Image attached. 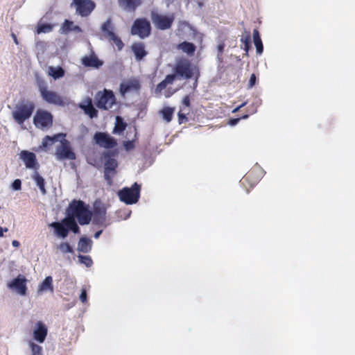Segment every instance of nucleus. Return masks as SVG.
<instances>
[{"label":"nucleus","instance_id":"f257e3e1","mask_svg":"<svg viewBox=\"0 0 355 355\" xmlns=\"http://www.w3.org/2000/svg\"><path fill=\"white\" fill-rule=\"evenodd\" d=\"M67 214L68 218H77L80 225H85L91 221L92 212L84 202L73 200L67 209Z\"/></svg>","mask_w":355,"mask_h":355},{"label":"nucleus","instance_id":"f03ea898","mask_svg":"<svg viewBox=\"0 0 355 355\" xmlns=\"http://www.w3.org/2000/svg\"><path fill=\"white\" fill-rule=\"evenodd\" d=\"M35 108L33 101L28 99H22L16 104L12 112L14 120L20 125L31 118Z\"/></svg>","mask_w":355,"mask_h":355},{"label":"nucleus","instance_id":"7ed1b4c3","mask_svg":"<svg viewBox=\"0 0 355 355\" xmlns=\"http://www.w3.org/2000/svg\"><path fill=\"white\" fill-rule=\"evenodd\" d=\"M173 72L171 75H175V79L188 80L191 78L196 72H198V69L196 66L192 65L187 59H181L176 62Z\"/></svg>","mask_w":355,"mask_h":355},{"label":"nucleus","instance_id":"20e7f679","mask_svg":"<svg viewBox=\"0 0 355 355\" xmlns=\"http://www.w3.org/2000/svg\"><path fill=\"white\" fill-rule=\"evenodd\" d=\"M141 185L135 182L131 187H124L118 192L121 201L126 205H132L138 202L140 197Z\"/></svg>","mask_w":355,"mask_h":355},{"label":"nucleus","instance_id":"39448f33","mask_svg":"<svg viewBox=\"0 0 355 355\" xmlns=\"http://www.w3.org/2000/svg\"><path fill=\"white\" fill-rule=\"evenodd\" d=\"M94 100L98 108L105 110L112 108L116 101L113 92L106 89L103 92H98L94 96Z\"/></svg>","mask_w":355,"mask_h":355},{"label":"nucleus","instance_id":"423d86ee","mask_svg":"<svg viewBox=\"0 0 355 355\" xmlns=\"http://www.w3.org/2000/svg\"><path fill=\"white\" fill-rule=\"evenodd\" d=\"M150 17L154 26L157 29L162 31L169 29L175 19L173 14L166 15L159 14L155 11L151 12Z\"/></svg>","mask_w":355,"mask_h":355},{"label":"nucleus","instance_id":"0eeeda50","mask_svg":"<svg viewBox=\"0 0 355 355\" xmlns=\"http://www.w3.org/2000/svg\"><path fill=\"white\" fill-rule=\"evenodd\" d=\"M151 26L146 18H138L135 20L131 28V34L137 35L141 39L148 37L150 34Z\"/></svg>","mask_w":355,"mask_h":355},{"label":"nucleus","instance_id":"6e6552de","mask_svg":"<svg viewBox=\"0 0 355 355\" xmlns=\"http://www.w3.org/2000/svg\"><path fill=\"white\" fill-rule=\"evenodd\" d=\"M101 30L104 36L110 41L115 44L118 50L121 51L124 44L121 38L114 32V26L112 22L111 18H108L101 26Z\"/></svg>","mask_w":355,"mask_h":355},{"label":"nucleus","instance_id":"1a4fd4ad","mask_svg":"<svg viewBox=\"0 0 355 355\" xmlns=\"http://www.w3.org/2000/svg\"><path fill=\"white\" fill-rule=\"evenodd\" d=\"M33 123L37 128L49 129L53 125V115L46 110H38L33 117Z\"/></svg>","mask_w":355,"mask_h":355},{"label":"nucleus","instance_id":"9d476101","mask_svg":"<svg viewBox=\"0 0 355 355\" xmlns=\"http://www.w3.org/2000/svg\"><path fill=\"white\" fill-rule=\"evenodd\" d=\"M60 141V145L57 147L55 150V157L58 160H73L76 159V154L72 150L70 143L68 140L65 139L64 137L62 138Z\"/></svg>","mask_w":355,"mask_h":355},{"label":"nucleus","instance_id":"9b49d317","mask_svg":"<svg viewBox=\"0 0 355 355\" xmlns=\"http://www.w3.org/2000/svg\"><path fill=\"white\" fill-rule=\"evenodd\" d=\"M71 6L76 8V13L82 17L89 16L96 7L92 0H73Z\"/></svg>","mask_w":355,"mask_h":355},{"label":"nucleus","instance_id":"f8f14e48","mask_svg":"<svg viewBox=\"0 0 355 355\" xmlns=\"http://www.w3.org/2000/svg\"><path fill=\"white\" fill-rule=\"evenodd\" d=\"M104 164V177L108 185L112 184V178L116 173V168L118 166L117 162L114 158L110 156L105 157Z\"/></svg>","mask_w":355,"mask_h":355},{"label":"nucleus","instance_id":"ddd939ff","mask_svg":"<svg viewBox=\"0 0 355 355\" xmlns=\"http://www.w3.org/2000/svg\"><path fill=\"white\" fill-rule=\"evenodd\" d=\"M94 140L100 147L106 149L113 148L117 144L116 139L105 132H96L94 135Z\"/></svg>","mask_w":355,"mask_h":355},{"label":"nucleus","instance_id":"4468645a","mask_svg":"<svg viewBox=\"0 0 355 355\" xmlns=\"http://www.w3.org/2000/svg\"><path fill=\"white\" fill-rule=\"evenodd\" d=\"M26 282L27 279L24 275H19L7 284V287L20 295H25L27 291Z\"/></svg>","mask_w":355,"mask_h":355},{"label":"nucleus","instance_id":"2eb2a0df","mask_svg":"<svg viewBox=\"0 0 355 355\" xmlns=\"http://www.w3.org/2000/svg\"><path fill=\"white\" fill-rule=\"evenodd\" d=\"M92 217H93L92 222L94 224L98 226L107 227L106 209L104 207L98 205L96 203L94 207V211Z\"/></svg>","mask_w":355,"mask_h":355},{"label":"nucleus","instance_id":"dca6fc26","mask_svg":"<svg viewBox=\"0 0 355 355\" xmlns=\"http://www.w3.org/2000/svg\"><path fill=\"white\" fill-rule=\"evenodd\" d=\"M47 327L41 321L37 322L33 329V338L38 343H42L47 336Z\"/></svg>","mask_w":355,"mask_h":355},{"label":"nucleus","instance_id":"f3484780","mask_svg":"<svg viewBox=\"0 0 355 355\" xmlns=\"http://www.w3.org/2000/svg\"><path fill=\"white\" fill-rule=\"evenodd\" d=\"M41 97L44 101L47 102L49 104H53L55 105H64V102L62 100V98L60 95L53 91L46 90L43 94H41Z\"/></svg>","mask_w":355,"mask_h":355},{"label":"nucleus","instance_id":"a211bd4d","mask_svg":"<svg viewBox=\"0 0 355 355\" xmlns=\"http://www.w3.org/2000/svg\"><path fill=\"white\" fill-rule=\"evenodd\" d=\"M140 89V85L137 80L132 79L120 85L119 90L121 96L125 95L130 92H137Z\"/></svg>","mask_w":355,"mask_h":355},{"label":"nucleus","instance_id":"6ab92c4d","mask_svg":"<svg viewBox=\"0 0 355 355\" xmlns=\"http://www.w3.org/2000/svg\"><path fill=\"white\" fill-rule=\"evenodd\" d=\"M20 158L24 162L26 168H34L37 164L36 157L33 153L22 150L20 153Z\"/></svg>","mask_w":355,"mask_h":355},{"label":"nucleus","instance_id":"aec40b11","mask_svg":"<svg viewBox=\"0 0 355 355\" xmlns=\"http://www.w3.org/2000/svg\"><path fill=\"white\" fill-rule=\"evenodd\" d=\"M50 227L54 228L55 234L64 239L67 236L69 231L66 223H63V220L61 222H53L50 224Z\"/></svg>","mask_w":355,"mask_h":355},{"label":"nucleus","instance_id":"412c9836","mask_svg":"<svg viewBox=\"0 0 355 355\" xmlns=\"http://www.w3.org/2000/svg\"><path fill=\"white\" fill-rule=\"evenodd\" d=\"M82 64L86 67H93L98 69L103 64L96 55L92 54L90 56H85L82 58Z\"/></svg>","mask_w":355,"mask_h":355},{"label":"nucleus","instance_id":"4be33fe9","mask_svg":"<svg viewBox=\"0 0 355 355\" xmlns=\"http://www.w3.org/2000/svg\"><path fill=\"white\" fill-rule=\"evenodd\" d=\"M119 6L127 12H134L141 5V0H118Z\"/></svg>","mask_w":355,"mask_h":355},{"label":"nucleus","instance_id":"5701e85b","mask_svg":"<svg viewBox=\"0 0 355 355\" xmlns=\"http://www.w3.org/2000/svg\"><path fill=\"white\" fill-rule=\"evenodd\" d=\"M81 33L82 29L79 26L75 25L73 21L65 19L60 29L61 34H68L69 32Z\"/></svg>","mask_w":355,"mask_h":355},{"label":"nucleus","instance_id":"b1692460","mask_svg":"<svg viewBox=\"0 0 355 355\" xmlns=\"http://www.w3.org/2000/svg\"><path fill=\"white\" fill-rule=\"evenodd\" d=\"M132 51H133L137 60H142L147 54L145 50V46L142 42H136L132 45Z\"/></svg>","mask_w":355,"mask_h":355},{"label":"nucleus","instance_id":"393cba45","mask_svg":"<svg viewBox=\"0 0 355 355\" xmlns=\"http://www.w3.org/2000/svg\"><path fill=\"white\" fill-rule=\"evenodd\" d=\"M92 241L87 237H81L78 243L77 250L80 252L88 253L91 251Z\"/></svg>","mask_w":355,"mask_h":355},{"label":"nucleus","instance_id":"a878e982","mask_svg":"<svg viewBox=\"0 0 355 355\" xmlns=\"http://www.w3.org/2000/svg\"><path fill=\"white\" fill-rule=\"evenodd\" d=\"M46 291H49L51 293L54 292L53 278L51 276H47L40 284L38 288L39 293H44Z\"/></svg>","mask_w":355,"mask_h":355},{"label":"nucleus","instance_id":"bb28decb","mask_svg":"<svg viewBox=\"0 0 355 355\" xmlns=\"http://www.w3.org/2000/svg\"><path fill=\"white\" fill-rule=\"evenodd\" d=\"M63 137H65V134L63 133H58L53 137L46 135L42 139V147L43 148H46L49 146H52L54 144V142L58 141L59 139Z\"/></svg>","mask_w":355,"mask_h":355},{"label":"nucleus","instance_id":"cd10ccee","mask_svg":"<svg viewBox=\"0 0 355 355\" xmlns=\"http://www.w3.org/2000/svg\"><path fill=\"white\" fill-rule=\"evenodd\" d=\"M175 80V75L168 74L166 76L164 80H163L161 83H159L156 88L155 92L160 93L163 89H164L168 85L173 84L174 80Z\"/></svg>","mask_w":355,"mask_h":355},{"label":"nucleus","instance_id":"c85d7f7f","mask_svg":"<svg viewBox=\"0 0 355 355\" xmlns=\"http://www.w3.org/2000/svg\"><path fill=\"white\" fill-rule=\"evenodd\" d=\"M48 73L53 79L57 80L64 76L65 71L61 67L50 66L48 69Z\"/></svg>","mask_w":355,"mask_h":355},{"label":"nucleus","instance_id":"c756f323","mask_svg":"<svg viewBox=\"0 0 355 355\" xmlns=\"http://www.w3.org/2000/svg\"><path fill=\"white\" fill-rule=\"evenodd\" d=\"M178 49L182 51V52L187 53V55H193L196 51V46L191 42H183L178 44Z\"/></svg>","mask_w":355,"mask_h":355},{"label":"nucleus","instance_id":"7c9ffc66","mask_svg":"<svg viewBox=\"0 0 355 355\" xmlns=\"http://www.w3.org/2000/svg\"><path fill=\"white\" fill-rule=\"evenodd\" d=\"M253 41L254 46H256L257 53L261 55L263 51V46L259 35V33L257 29L253 31Z\"/></svg>","mask_w":355,"mask_h":355},{"label":"nucleus","instance_id":"2f4dec72","mask_svg":"<svg viewBox=\"0 0 355 355\" xmlns=\"http://www.w3.org/2000/svg\"><path fill=\"white\" fill-rule=\"evenodd\" d=\"M32 178L35 182L37 186L39 187L41 193L43 195H45L46 193V191L45 189L44 179L37 171L34 172Z\"/></svg>","mask_w":355,"mask_h":355},{"label":"nucleus","instance_id":"473e14b6","mask_svg":"<svg viewBox=\"0 0 355 355\" xmlns=\"http://www.w3.org/2000/svg\"><path fill=\"white\" fill-rule=\"evenodd\" d=\"M63 223H66L68 231L71 230L74 234H78L80 232V228L75 219L67 217L63 219Z\"/></svg>","mask_w":355,"mask_h":355},{"label":"nucleus","instance_id":"72a5a7b5","mask_svg":"<svg viewBox=\"0 0 355 355\" xmlns=\"http://www.w3.org/2000/svg\"><path fill=\"white\" fill-rule=\"evenodd\" d=\"M126 128V123H125L120 116H116V124L113 130L114 134H121Z\"/></svg>","mask_w":355,"mask_h":355},{"label":"nucleus","instance_id":"f704fd0d","mask_svg":"<svg viewBox=\"0 0 355 355\" xmlns=\"http://www.w3.org/2000/svg\"><path fill=\"white\" fill-rule=\"evenodd\" d=\"M28 347L31 350V355H43V349L40 345L33 341H29Z\"/></svg>","mask_w":355,"mask_h":355},{"label":"nucleus","instance_id":"c9c22d12","mask_svg":"<svg viewBox=\"0 0 355 355\" xmlns=\"http://www.w3.org/2000/svg\"><path fill=\"white\" fill-rule=\"evenodd\" d=\"M174 112V109L172 107H166L162 109L161 113L164 119L166 122H170L172 119V116Z\"/></svg>","mask_w":355,"mask_h":355},{"label":"nucleus","instance_id":"e433bc0d","mask_svg":"<svg viewBox=\"0 0 355 355\" xmlns=\"http://www.w3.org/2000/svg\"><path fill=\"white\" fill-rule=\"evenodd\" d=\"M78 258L79 262L81 264H84L87 268H89L93 265V261L89 256L78 254Z\"/></svg>","mask_w":355,"mask_h":355},{"label":"nucleus","instance_id":"4c0bfd02","mask_svg":"<svg viewBox=\"0 0 355 355\" xmlns=\"http://www.w3.org/2000/svg\"><path fill=\"white\" fill-rule=\"evenodd\" d=\"M57 248L62 253H73L72 247L68 243H61Z\"/></svg>","mask_w":355,"mask_h":355},{"label":"nucleus","instance_id":"58836bf2","mask_svg":"<svg viewBox=\"0 0 355 355\" xmlns=\"http://www.w3.org/2000/svg\"><path fill=\"white\" fill-rule=\"evenodd\" d=\"M85 114H87L91 119L96 118L98 116V111L95 109L93 104L89 107L83 110Z\"/></svg>","mask_w":355,"mask_h":355},{"label":"nucleus","instance_id":"ea45409f","mask_svg":"<svg viewBox=\"0 0 355 355\" xmlns=\"http://www.w3.org/2000/svg\"><path fill=\"white\" fill-rule=\"evenodd\" d=\"M241 41L244 45L243 49L245 51L246 54H248L251 42L250 33H248L246 36L241 37Z\"/></svg>","mask_w":355,"mask_h":355},{"label":"nucleus","instance_id":"a19ab883","mask_svg":"<svg viewBox=\"0 0 355 355\" xmlns=\"http://www.w3.org/2000/svg\"><path fill=\"white\" fill-rule=\"evenodd\" d=\"M37 85L38 87L39 92L40 95L43 94L44 92L48 90L46 82L42 78H37Z\"/></svg>","mask_w":355,"mask_h":355},{"label":"nucleus","instance_id":"79ce46f5","mask_svg":"<svg viewBox=\"0 0 355 355\" xmlns=\"http://www.w3.org/2000/svg\"><path fill=\"white\" fill-rule=\"evenodd\" d=\"M53 30V26L49 24H42L37 28V33H49Z\"/></svg>","mask_w":355,"mask_h":355},{"label":"nucleus","instance_id":"37998d69","mask_svg":"<svg viewBox=\"0 0 355 355\" xmlns=\"http://www.w3.org/2000/svg\"><path fill=\"white\" fill-rule=\"evenodd\" d=\"M93 103H92V100L91 98L89 97H87L85 98L83 102H81L80 104H79V107L81 109V110H85V108L87 107H89L90 105H92Z\"/></svg>","mask_w":355,"mask_h":355},{"label":"nucleus","instance_id":"c03bdc74","mask_svg":"<svg viewBox=\"0 0 355 355\" xmlns=\"http://www.w3.org/2000/svg\"><path fill=\"white\" fill-rule=\"evenodd\" d=\"M12 189L15 191H19L21 188V182L19 179H16L12 183Z\"/></svg>","mask_w":355,"mask_h":355},{"label":"nucleus","instance_id":"a18cd8bd","mask_svg":"<svg viewBox=\"0 0 355 355\" xmlns=\"http://www.w3.org/2000/svg\"><path fill=\"white\" fill-rule=\"evenodd\" d=\"M218 49V55H217V59L219 62H222L223 58H222V53L224 50V44H219L217 47Z\"/></svg>","mask_w":355,"mask_h":355},{"label":"nucleus","instance_id":"49530a36","mask_svg":"<svg viewBox=\"0 0 355 355\" xmlns=\"http://www.w3.org/2000/svg\"><path fill=\"white\" fill-rule=\"evenodd\" d=\"M256 76L254 73H252L250 78L249 83H248V88L253 87L256 84Z\"/></svg>","mask_w":355,"mask_h":355},{"label":"nucleus","instance_id":"de8ad7c7","mask_svg":"<svg viewBox=\"0 0 355 355\" xmlns=\"http://www.w3.org/2000/svg\"><path fill=\"white\" fill-rule=\"evenodd\" d=\"M124 147L126 150H130L134 148V141H128L124 144Z\"/></svg>","mask_w":355,"mask_h":355},{"label":"nucleus","instance_id":"09e8293b","mask_svg":"<svg viewBox=\"0 0 355 355\" xmlns=\"http://www.w3.org/2000/svg\"><path fill=\"white\" fill-rule=\"evenodd\" d=\"M79 297L80 300L83 303L87 301V292L85 289L82 290Z\"/></svg>","mask_w":355,"mask_h":355},{"label":"nucleus","instance_id":"8fccbe9b","mask_svg":"<svg viewBox=\"0 0 355 355\" xmlns=\"http://www.w3.org/2000/svg\"><path fill=\"white\" fill-rule=\"evenodd\" d=\"M182 105L184 107H189L190 106V98L189 96H185L182 99Z\"/></svg>","mask_w":355,"mask_h":355},{"label":"nucleus","instance_id":"3c124183","mask_svg":"<svg viewBox=\"0 0 355 355\" xmlns=\"http://www.w3.org/2000/svg\"><path fill=\"white\" fill-rule=\"evenodd\" d=\"M240 120V118L232 119L230 120L229 124L232 126L236 125Z\"/></svg>","mask_w":355,"mask_h":355},{"label":"nucleus","instance_id":"603ef678","mask_svg":"<svg viewBox=\"0 0 355 355\" xmlns=\"http://www.w3.org/2000/svg\"><path fill=\"white\" fill-rule=\"evenodd\" d=\"M178 118H179L180 123H181L182 122L183 119H187L185 114L182 113L181 112H179V113H178Z\"/></svg>","mask_w":355,"mask_h":355},{"label":"nucleus","instance_id":"864d4df0","mask_svg":"<svg viewBox=\"0 0 355 355\" xmlns=\"http://www.w3.org/2000/svg\"><path fill=\"white\" fill-rule=\"evenodd\" d=\"M246 104V102L242 103L241 105H240L239 106H238L237 107H236L235 109L233 110L232 112L235 113L236 112H238L241 107H243Z\"/></svg>","mask_w":355,"mask_h":355},{"label":"nucleus","instance_id":"5fc2aeb1","mask_svg":"<svg viewBox=\"0 0 355 355\" xmlns=\"http://www.w3.org/2000/svg\"><path fill=\"white\" fill-rule=\"evenodd\" d=\"M8 232V228L6 227H0V237H2L3 236V232Z\"/></svg>","mask_w":355,"mask_h":355},{"label":"nucleus","instance_id":"6e6d98bb","mask_svg":"<svg viewBox=\"0 0 355 355\" xmlns=\"http://www.w3.org/2000/svg\"><path fill=\"white\" fill-rule=\"evenodd\" d=\"M102 232H103V230H99V231H97V232L94 234V237L96 239H98V238H99V236H101V234H102Z\"/></svg>","mask_w":355,"mask_h":355},{"label":"nucleus","instance_id":"4d7b16f0","mask_svg":"<svg viewBox=\"0 0 355 355\" xmlns=\"http://www.w3.org/2000/svg\"><path fill=\"white\" fill-rule=\"evenodd\" d=\"M12 245L13 247L17 248V247L19 246L20 243H19V242L18 241L14 240L12 242Z\"/></svg>","mask_w":355,"mask_h":355},{"label":"nucleus","instance_id":"13d9d810","mask_svg":"<svg viewBox=\"0 0 355 355\" xmlns=\"http://www.w3.org/2000/svg\"><path fill=\"white\" fill-rule=\"evenodd\" d=\"M196 73H198V72H196ZM198 76H199V74H197L196 76V80H195V82L193 83V87L194 88H196L197 87Z\"/></svg>","mask_w":355,"mask_h":355},{"label":"nucleus","instance_id":"bf43d9fd","mask_svg":"<svg viewBox=\"0 0 355 355\" xmlns=\"http://www.w3.org/2000/svg\"><path fill=\"white\" fill-rule=\"evenodd\" d=\"M12 37L13 38V40L15 42V44H18V40H17V38L16 37V35L14 34V33H12Z\"/></svg>","mask_w":355,"mask_h":355},{"label":"nucleus","instance_id":"052dcab7","mask_svg":"<svg viewBox=\"0 0 355 355\" xmlns=\"http://www.w3.org/2000/svg\"><path fill=\"white\" fill-rule=\"evenodd\" d=\"M248 114H245V115H243L242 117H241L240 119H248Z\"/></svg>","mask_w":355,"mask_h":355}]
</instances>
